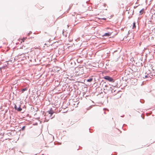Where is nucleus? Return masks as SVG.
I'll return each instance as SVG.
<instances>
[{
	"instance_id": "1",
	"label": "nucleus",
	"mask_w": 155,
	"mask_h": 155,
	"mask_svg": "<svg viewBox=\"0 0 155 155\" xmlns=\"http://www.w3.org/2000/svg\"><path fill=\"white\" fill-rule=\"evenodd\" d=\"M54 113L55 111L54 110H53L52 108H51L49 111H48L45 113L44 115L46 117H45V119L46 121L47 122L49 120V119H47V117L48 115H49L48 117H50L51 119H52L54 117L55 115H54Z\"/></svg>"
},
{
	"instance_id": "2",
	"label": "nucleus",
	"mask_w": 155,
	"mask_h": 155,
	"mask_svg": "<svg viewBox=\"0 0 155 155\" xmlns=\"http://www.w3.org/2000/svg\"><path fill=\"white\" fill-rule=\"evenodd\" d=\"M138 68V67L133 65L132 66V68L130 69V72L131 73L134 72H138L140 70V69Z\"/></svg>"
},
{
	"instance_id": "3",
	"label": "nucleus",
	"mask_w": 155,
	"mask_h": 155,
	"mask_svg": "<svg viewBox=\"0 0 155 155\" xmlns=\"http://www.w3.org/2000/svg\"><path fill=\"white\" fill-rule=\"evenodd\" d=\"M105 80L111 82H114L115 81L114 79L109 76H105L103 77Z\"/></svg>"
},
{
	"instance_id": "4",
	"label": "nucleus",
	"mask_w": 155,
	"mask_h": 155,
	"mask_svg": "<svg viewBox=\"0 0 155 155\" xmlns=\"http://www.w3.org/2000/svg\"><path fill=\"white\" fill-rule=\"evenodd\" d=\"M105 89H104V90H106L110 92L112 90V88L109 85H105L104 86Z\"/></svg>"
},
{
	"instance_id": "5",
	"label": "nucleus",
	"mask_w": 155,
	"mask_h": 155,
	"mask_svg": "<svg viewBox=\"0 0 155 155\" xmlns=\"http://www.w3.org/2000/svg\"><path fill=\"white\" fill-rule=\"evenodd\" d=\"M14 108L15 110H16L19 112L21 111L22 110V108L21 107L20 105L18 107H17L16 105L15 104Z\"/></svg>"
},
{
	"instance_id": "6",
	"label": "nucleus",
	"mask_w": 155,
	"mask_h": 155,
	"mask_svg": "<svg viewBox=\"0 0 155 155\" xmlns=\"http://www.w3.org/2000/svg\"><path fill=\"white\" fill-rule=\"evenodd\" d=\"M111 34V33L108 32L107 33H106L104 34L103 35H102L103 37L104 36H107L109 37L110 36Z\"/></svg>"
},
{
	"instance_id": "7",
	"label": "nucleus",
	"mask_w": 155,
	"mask_h": 155,
	"mask_svg": "<svg viewBox=\"0 0 155 155\" xmlns=\"http://www.w3.org/2000/svg\"><path fill=\"white\" fill-rule=\"evenodd\" d=\"M116 90H115V89L112 88V90L111 91H110V92H111L112 93H114V95H115L117 93L115 92Z\"/></svg>"
},
{
	"instance_id": "8",
	"label": "nucleus",
	"mask_w": 155,
	"mask_h": 155,
	"mask_svg": "<svg viewBox=\"0 0 155 155\" xmlns=\"http://www.w3.org/2000/svg\"><path fill=\"white\" fill-rule=\"evenodd\" d=\"M144 12V9L142 8L141 10L139 12V15H142L143 13Z\"/></svg>"
},
{
	"instance_id": "9",
	"label": "nucleus",
	"mask_w": 155,
	"mask_h": 155,
	"mask_svg": "<svg viewBox=\"0 0 155 155\" xmlns=\"http://www.w3.org/2000/svg\"><path fill=\"white\" fill-rule=\"evenodd\" d=\"M27 89H28L27 87H25V88H23L21 90V93H23L25 91L27 90Z\"/></svg>"
},
{
	"instance_id": "10",
	"label": "nucleus",
	"mask_w": 155,
	"mask_h": 155,
	"mask_svg": "<svg viewBox=\"0 0 155 155\" xmlns=\"http://www.w3.org/2000/svg\"><path fill=\"white\" fill-rule=\"evenodd\" d=\"M146 75H144V76L143 77V78H148L149 74L148 73H147V72L145 73Z\"/></svg>"
},
{
	"instance_id": "11",
	"label": "nucleus",
	"mask_w": 155,
	"mask_h": 155,
	"mask_svg": "<svg viewBox=\"0 0 155 155\" xmlns=\"http://www.w3.org/2000/svg\"><path fill=\"white\" fill-rule=\"evenodd\" d=\"M93 80V78H90L88 79L87 80V81L88 82H91L92 80Z\"/></svg>"
},
{
	"instance_id": "12",
	"label": "nucleus",
	"mask_w": 155,
	"mask_h": 155,
	"mask_svg": "<svg viewBox=\"0 0 155 155\" xmlns=\"http://www.w3.org/2000/svg\"><path fill=\"white\" fill-rule=\"evenodd\" d=\"M6 66H2V67H1L0 68V70L1 71V70L2 69H6Z\"/></svg>"
},
{
	"instance_id": "13",
	"label": "nucleus",
	"mask_w": 155,
	"mask_h": 155,
	"mask_svg": "<svg viewBox=\"0 0 155 155\" xmlns=\"http://www.w3.org/2000/svg\"><path fill=\"white\" fill-rule=\"evenodd\" d=\"M136 23L135 22H134L133 23V29H134L136 28Z\"/></svg>"
},
{
	"instance_id": "14",
	"label": "nucleus",
	"mask_w": 155,
	"mask_h": 155,
	"mask_svg": "<svg viewBox=\"0 0 155 155\" xmlns=\"http://www.w3.org/2000/svg\"><path fill=\"white\" fill-rule=\"evenodd\" d=\"M153 22L152 20H150L148 22V24H152L153 23Z\"/></svg>"
},
{
	"instance_id": "15",
	"label": "nucleus",
	"mask_w": 155,
	"mask_h": 155,
	"mask_svg": "<svg viewBox=\"0 0 155 155\" xmlns=\"http://www.w3.org/2000/svg\"><path fill=\"white\" fill-rule=\"evenodd\" d=\"M149 74V76H148V77H149L150 78H151L153 77V74H151H151Z\"/></svg>"
},
{
	"instance_id": "16",
	"label": "nucleus",
	"mask_w": 155,
	"mask_h": 155,
	"mask_svg": "<svg viewBox=\"0 0 155 155\" xmlns=\"http://www.w3.org/2000/svg\"><path fill=\"white\" fill-rule=\"evenodd\" d=\"M26 126H23L21 128V130H21L22 131H23L24 130Z\"/></svg>"
},
{
	"instance_id": "17",
	"label": "nucleus",
	"mask_w": 155,
	"mask_h": 155,
	"mask_svg": "<svg viewBox=\"0 0 155 155\" xmlns=\"http://www.w3.org/2000/svg\"><path fill=\"white\" fill-rule=\"evenodd\" d=\"M93 106V105H91L90 106H89L87 108V110H89Z\"/></svg>"
},
{
	"instance_id": "18",
	"label": "nucleus",
	"mask_w": 155,
	"mask_h": 155,
	"mask_svg": "<svg viewBox=\"0 0 155 155\" xmlns=\"http://www.w3.org/2000/svg\"><path fill=\"white\" fill-rule=\"evenodd\" d=\"M140 102L142 103H143L144 101L143 99H140Z\"/></svg>"
},
{
	"instance_id": "19",
	"label": "nucleus",
	"mask_w": 155,
	"mask_h": 155,
	"mask_svg": "<svg viewBox=\"0 0 155 155\" xmlns=\"http://www.w3.org/2000/svg\"><path fill=\"white\" fill-rule=\"evenodd\" d=\"M66 33V32H64V30H63V32H62V33H63V35H65V33Z\"/></svg>"
},
{
	"instance_id": "20",
	"label": "nucleus",
	"mask_w": 155,
	"mask_h": 155,
	"mask_svg": "<svg viewBox=\"0 0 155 155\" xmlns=\"http://www.w3.org/2000/svg\"><path fill=\"white\" fill-rule=\"evenodd\" d=\"M32 33L31 31H30L29 33H28V36H29L30 34Z\"/></svg>"
},
{
	"instance_id": "21",
	"label": "nucleus",
	"mask_w": 155,
	"mask_h": 155,
	"mask_svg": "<svg viewBox=\"0 0 155 155\" xmlns=\"http://www.w3.org/2000/svg\"><path fill=\"white\" fill-rule=\"evenodd\" d=\"M8 65V63H6V64H5V66H6V67H7V66Z\"/></svg>"
},
{
	"instance_id": "22",
	"label": "nucleus",
	"mask_w": 155,
	"mask_h": 155,
	"mask_svg": "<svg viewBox=\"0 0 155 155\" xmlns=\"http://www.w3.org/2000/svg\"><path fill=\"white\" fill-rule=\"evenodd\" d=\"M101 19L104 20H106V18H101Z\"/></svg>"
},
{
	"instance_id": "23",
	"label": "nucleus",
	"mask_w": 155,
	"mask_h": 155,
	"mask_svg": "<svg viewBox=\"0 0 155 155\" xmlns=\"http://www.w3.org/2000/svg\"><path fill=\"white\" fill-rule=\"evenodd\" d=\"M71 6L69 7V9H68V11H69L70 10V9H71Z\"/></svg>"
},
{
	"instance_id": "24",
	"label": "nucleus",
	"mask_w": 155,
	"mask_h": 155,
	"mask_svg": "<svg viewBox=\"0 0 155 155\" xmlns=\"http://www.w3.org/2000/svg\"><path fill=\"white\" fill-rule=\"evenodd\" d=\"M124 115H123L122 116H120V117H124Z\"/></svg>"
},
{
	"instance_id": "25",
	"label": "nucleus",
	"mask_w": 155,
	"mask_h": 155,
	"mask_svg": "<svg viewBox=\"0 0 155 155\" xmlns=\"http://www.w3.org/2000/svg\"><path fill=\"white\" fill-rule=\"evenodd\" d=\"M126 125H126V124H124V125H123V126H126Z\"/></svg>"
},
{
	"instance_id": "26",
	"label": "nucleus",
	"mask_w": 155,
	"mask_h": 155,
	"mask_svg": "<svg viewBox=\"0 0 155 155\" xmlns=\"http://www.w3.org/2000/svg\"><path fill=\"white\" fill-rule=\"evenodd\" d=\"M153 76H155V73L154 74H153Z\"/></svg>"
},
{
	"instance_id": "27",
	"label": "nucleus",
	"mask_w": 155,
	"mask_h": 155,
	"mask_svg": "<svg viewBox=\"0 0 155 155\" xmlns=\"http://www.w3.org/2000/svg\"><path fill=\"white\" fill-rule=\"evenodd\" d=\"M102 82H104V83H105V82H104V81H103V80H102Z\"/></svg>"
},
{
	"instance_id": "28",
	"label": "nucleus",
	"mask_w": 155,
	"mask_h": 155,
	"mask_svg": "<svg viewBox=\"0 0 155 155\" xmlns=\"http://www.w3.org/2000/svg\"><path fill=\"white\" fill-rule=\"evenodd\" d=\"M141 116L143 119L144 118V117H143L142 116V115H141Z\"/></svg>"
},
{
	"instance_id": "29",
	"label": "nucleus",
	"mask_w": 155,
	"mask_h": 155,
	"mask_svg": "<svg viewBox=\"0 0 155 155\" xmlns=\"http://www.w3.org/2000/svg\"><path fill=\"white\" fill-rule=\"evenodd\" d=\"M106 6V4H104V6Z\"/></svg>"
},
{
	"instance_id": "30",
	"label": "nucleus",
	"mask_w": 155,
	"mask_h": 155,
	"mask_svg": "<svg viewBox=\"0 0 155 155\" xmlns=\"http://www.w3.org/2000/svg\"><path fill=\"white\" fill-rule=\"evenodd\" d=\"M116 51H117V50H116V51H114V52H116Z\"/></svg>"
},
{
	"instance_id": "31",
	"label": "nucleus",
	"mask_w": 155,
	"mask_h": 155,
	"mask_svg": "<svg viewBox=\"0 0 155 155\" xmlns=\"http://www.w3.org/2000/svg\"><path fill=\"white\" fill-rule=\"evenodd\" d=\"M153 17V15H152V17H151V19L152 18V17Z\"/></svg>"
},
{
	"instance_id": "32",
	"label": "nucleus",
	"mask_w": 155,
	"mask_h": 155,
	"mask_svg": "<svg viewBox=\"0 0 155 155\" xmlns=\"http://www.w3.org/2000/svg\"><path fill=\"white\" fill-rule=\"evenodd\" d=\"M101 83H102V82H101V83L100 84V85H101Z\"/></svg>"
},
{
	"instance_id": "33",
	"label": "nucleus",
	"mask_w": 155,
	"mask_h": 155,
	"mask_svg": "<svg viewBox=\"0 0 155 155\" xmlns=\"http://www.w3.org/2000/svg\"><path fill=\"white\" fill-rule=\"evenodd\" d=\"M89 131H90V132H91H91L90 131V129H89Z\"/></svg>"
},
{
	"instance_id": "34",
	"label": "nucleus",
	"mask_w": 155,
	"mask_h": 155,
	"mask_svg": "<svg viewBox=\"0 0 155 155\" xmlns=\"http://www.w3.org/2000/svg\"><path fill=\"white\" fill-rule=\"evenodd\" d=\"M145 26H146V23H145Z\"/></svg>"
},
{
	"instance_id": "35",
	"label": "nucleus",
	"mask_w": 155,
	"mask_h": 155,
	"mask_svg": "<svg viewBox=\"0 0 155 155\" xmlns=\"http://www.w3.org/2000/svg\"><path fill=\"white\" fill-rule=\"evenodd\" d=\"M88 2V1L86 2V3H87Z\"/></svg>"
},
{
	"instance_id": "36",
	"label": "nucleus",
	"mask_w": 155,
	"mask_h": 155,
	"mask_svg": "<svg viewBox=\"0 0 155 155\" xmlns=\"http://www.w3.org/2000/svg\"><path fill=\"white\" fill-rule=\"evenodd\" d=\"M104 114H105V112H104Z\"/></svg>"
}]
</instances>
